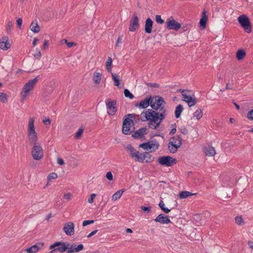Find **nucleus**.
Instances as JSON below:
<instances>
[{
    "label": "nucleus",
    "instance_id": "9d476101",
    "mask_svg": "<svg viewBox=\"0 0 253 253\" xmlns=\"http://www.w3.org/2000/svg\"><path fill=\"white\" fill-rule=\"evenodd\" d=\"M107 113L110 116H113L117 112L116 101L108 99L106 101Z\"/></svg>",
    "mask_w": 253,
    "mask_h": 253
},
{
    "label": "nucleus",
    "instance_id": "aec40b11",
    "mask_svg": "<svg viewBox=\"0 0 253 253\" xmlns=\"http://www.w3.org/2000/svg\"><path fill=\"white\" fill-rule=\"evenodd\" d=\"M151 97L146 98L144 100L140 102L139 103L136 104L135 106L139 109H145L147 108L149 105L151 106Z\"/></svg>",
    "mask_w": 253,
    "mask_h": 253
},
{
    "label": "nucleus",
    "instance_id": "473e14b6",
    "mask_svg": "<svg viewBox=\"0 0 253 253\" xmlns=\"http://www.w3.org/2000/svg\"><path fill=\"white\" fill-rule=\"evenodd\" d=\"M125 191V189H122L121 190H119L117 191L115 193H114L112 197V200L113 201H116L117 200L120 199L123 193Z\"/></svg>",
    "mask_w": 253,
    "mask_h": 253
},
{
    "label": "nucleus",
    "instance_id": "f8f14e48",
    "mask_svg": "<svg viewBox=\"0 0 253 253\" xmlns=\"http://www.w3.org/2000/svg\"><path fill=\"white\" fill-rule=\"evenodd\" d=\"M75 225L72 222H68L65 224L63 230L68 236L73 235L75 233Z\"/></svg>",
    "mask_w": 253,
    "mask_h": 253
},
{
    "label": "nucleus",
    "instance_id": "79ce46f5",
    "mask_svg": "<svg viewBox=\"0 0 253 253\" xmlns=\"http://www.w3.org/2000/svg\"><path fill=\"white\" fill-rule=\"evenodd\" d=\"M235 220L236 223L240 226H242L245 223L244 221L241 216H236L235 218Z\"/></svg>",
    "mask_w": 253,
    "mask_h": 253
},
{
    "label": "nucleus",
    "instance_id": "cd10ccee",
    "mask_svg": "<svg viewBox=\"0 0 253 253\" xmlns=\"http://www.w3.org/2000/svg\"><path fill=\"white\" fill-rule=\"evenodd\" d=\"M205 153L208 156H214L216 153L215 149L213 147H209L205 149Z\"/></svg>",
    "mask_w": 253,
    "mask_h": 253
},
{
    "label": "nucleus",
    "instance_id": "4d7b16f0",
    "mask_svg": "<svg viewBox=\"0 0 253 253\" xmlns=\"http://www.w3.org/2000/svg\"><path fill=\"white\" fill-rule=\"evenodd\" d=\"M42 122L46 126H49L51 123L50 120L49 118H45L43 120Z\"/></svg>",
    "mask_w": 253,
    "mask_h": 253
},
{
    "label": "nucleus",
    "instance_id": "ddd939ff",
    "mask_svg": "<svg viewBox=\"0 0 253 253\" xmlns=\"http://www.w3.org/2000/svg\"><path fill=\"white\" fill-rule=\"evenodd\" d=\"M139 26V20L136 15H133L130 22L129 30L131 32L135 31Z\"/></svg>",
    "mask_w": 253,
    "mask_h": 253
},
{
    "label": "nucleus",
    "instance_id": "f03ea898",
    "mask_svg": "<svg viewBox=\"0 0 253 253\" xmlns=\"http://www.w3.org/2000/svg\"><path fill=\"white\" fill-rule=\"evenodd\" d=\"M27 137L30 144L33 145L35 143H39L37 142L38 136L36 131L34 118H29L27 128Z\"/></svg>",
    "mask_w": 253,
    "mask_h": 253
},
{
    "label": "nucleus",
    "instance_id": "3c124183",
    "mask_svg": "<svg viewBox=\"0 0 253 253\" xmlns=\"http://www.w3.org/2000/svg\"><path fill=\"white\" fill-rule=\"evenodd\" d=\"M106 177L109 180H112L113 179V176L111 171H108L106 174Z\"/></svg>",
    "mask_w": 253,
    "mask_h": 253
},
{
    "label": "nucleus",
    "instance_id": "20e7f679",
    "mask_svg": "<svg viewBox=\"0 0 253 253\" xmlns=\"http://www.w3.org/2000/svg\"><path fill=\"white\" fill-rule=\"evenodd\" d=\"M134 115L130 114L126 116L123 125V133L126 135L129 134L134 129V123L132 119Z\"/></svg>",
    "mask_w": 253,
    "mask_h": 253
},
{
    "label": "nucleus",
    "instance_id": "423d86ee",
    "mask_svg": "<svg viewBox=\"0 0 253 253\" xmlns=\"http://www.w3.org/2000/svg\"><path fill=\"white\" fill-rule=\"evenodd\" d=\"M181 93L182 96V100L187 103L189 107L194 106L196 103V98L192 92L190 90L180 89L178 90Z\"/></svg>",
    "mask_w": 253,
    "mask_h": 253
},
{
    "label": "nucleus",
    "instance_id": "4be33fe9",
    "mask_svg": "<svg viewBox=\"0 0 253 253\" xmlns=\"http://www.w3.org/2000/svg\"><path fill=\"white\" fill-rule=\"evenodd\" d=\"M149 150L151 152H154L159 148V143L156 140H152L149 141Z\"/></svg>",
    "mask_w": 253,
    "mask_h": 253
},
{
    "label": "nucleus",
    "instance_id": "7c9ffc66",
    "mask_svg": "<svg viewBox=\"0 0 253 253\" xmlns=\"http://www.w3.org/2000/svg\"><path fill=\"white\" fill-rule=\"evenodd\" d=\"M183 110V107L182 105L179 104L176 107L175 110V116L176 118L178 119L180 117Z\"/></svg>",
    "mask_w": 253,
    "mask_h": 253
},
{
    "label": "nucleus",
    "instance_id": "052dcab7",
    "mask_svg": "<svg viewBox=\"0 0 253 253\" xmlns=\"http://www.w3.org/2000/svg\"><path fill=\"white\" fill-rule=\"evenodd\" d=\"M141 209L142 210V211H147V212H149L150 211H151V209L149 207H145V206H142L141 207Z\"/></svg>",
    "mask_w": 253,
    "mask_h": 253
},
{
    "label": "nucleus",
    "instance_id": "72a5a7b5",
    "mask_svg": "<svg viewBox=\"0 0 253 253\" xmlns=\"http://www.w3.org/2000/svg\"><path fill=\"white\" fill-rule=\"evenodd\" d=\"M112 80L114 82V85L119 86L120 84V79L119 76L117 74L111 73Z\"/></svg>",
    "mask_w": 253,
    "mask_h": 253
},
{
    "label": "nucleus",
    "instance_id": "0eeeda50",
    "mask_svg": "<svg viewBox=\"0 0 253 253\" xmlns=\"http://www.w3.org/2000/svg\"><path fill=\"white\" fill-rule=\"evenodd\" d=\"M238 21L246 32L247 33H251V24L249 18L247 15L245 14L240 15L238 18Z\"/></svg>",
    "mask_w": 253,
    "mask_h": 253
},
{
    "label": "nucleus",
    "instance_id": "5fc2aeb1",
    "mask_svg": "<svg viewBox=\"0 0 253 253\" xmlns=\"http://www.w3.org/2000/svg\"><path fill=\"white\" fill-rule=\"evenodd\" d=\"M180 131L181 133L186 135L188 133V130L185 126H182L180 128Z\"/></svg>",
    "mask_w": 253,
    "mask_h": 253
},
{
    "label": "nucleus",
    "instance_id": "4468645a",
    "mask_svg": "<svg viewBox=\"0 0 253 253\" xmlns=\"http://www.w3.org/2000/svg\"><path fill=\"white\" fill-rule=\"evenodd\" d=\"M43 246V243L42 242H38L36 244L31 246L30 248L26 249L25 251L27 253H36L40 251Z\"/></svg>",
    "mask_w": 253,
    "mask_h": 253
},
{
    "label": "nucleus",
    "instance_id": "e433bc0d",
    "mask_svg": "<svg viewBox=\"0 0 253 253\" xmlns=\"http://www.w3.org/2000/svg\"><path fill=\"white\" fill-rule=\"evenodd\" d=\"M193 117L196 118L197 120H200L203 116V112L201 109L198 108L194 113Z\"/></svg>",
    "mask_w": 253,
    "mask_h": 253
},
{
    "label": "nucleus",
    "instance_id": "c85d7f7f",
    "mask_svg": "<svg viewBox=\"0 0 253 253\" xmlns=\"http://www.w3.org/2000/svg\"><path fill=\"white\" fill-rule=\"evenodd\" d=\"M144 153H141L139 151H137V152L133 156V158H135V160L139 163H144Z\"/></svg>",
    "mask_w": 253,
    "mask_h": 253
},
{
    "label": "nucleus",
    "instance_id": "a878e982",
    "mask_svg": "<svg viewBox=\"0 0 253 253\" xmlns=\"http://www.w3.org/2000/svg\"><path fill=\"white\" fill-rule=\"evenodd\" d=\"M102 78V74L99 72H95L93 73L92 80L95 84H100Z\"/></svg>",
    "mask_w": 253,
    "mask_h": 253
},
{
    "label": "nucleus",
    "instance_id": "58836bf2",
    "mask_svg": "<svg viewBox=\"0 0 253 253\" xmlns=\"http://www.w3.org/2000/svg\"><path fill=\"white\" fill-rule=\"evenodd\" d=\"M246 53L243 50H239L236 54V57L238 60H242L245 56Z\"/></svg>",
    "mask_w": 253,
    "mask_h": 253
},
{
    "label": "nucleus",
    "instance_id": "bf43d9fd",
    "mask_svg": "<svg viewBox=\"0 0 253 253\" xmlns=\"http://www.w3.org/2000/svg\"><path fill=\"white\" fill-rule=\"evenodd\" d=\"M17 24L18 28H21V25L22 23V19L21 18H19L17 19Z\"/></svg>",
    "mask_w": 253,
    "mask_h": 253
},
{
    "label": "nucleus",
    "instance_id": "de8ad7c7",
    "mask_svg": "<svg viewBox=\"0 0 253 253\" xmlns=\"http://www.w3.org/2000/svg\"><path fill=\"white\" fill-rule=\"evenodd\" d=\"M83 131H84V128L82 127H80L78 129V131L76 133L75 137L77 138H79L81 136V135H82V134L83 133Z\"/></svg>",
    "mask_w": 253,
    "mask_h": 253
},
{
    "label": "nucleus",
    "instance_id": "a211bd4d",
    "mask_svg": "<svg viewBox=\"0 0 253 253\" xmlns=\"http://www.w3.org/2000/svg\"><path fill=\"white\" fill-rule=\"evenodd\" d=\"M154 221L156 222H159L161 224H168L171 222L170 219L166 215L161 213L154 219Z\"/></svg>",
    "mask_w": 253,
    "mask_h": 253
},
{
    "label": "nucleus",
    "instance_id": "c9c22d12",
    "mask_svg": "<svg viewBox=\"0 0 253 253\" xmlns=\"http://www.w3.org/2000/svg\"><path fill=\"white\" fill-rule=\"evenodd\" d=\"M171 141L180 146L182 145V138L179 136L176 135L173 137L171 138Z\"/></svg>",
    "mask_w": 253,
    "mask_h": 253
},
{
    "label": "nucleus",
    "instance_id": "4c0bfd02",
    "mask_svg": "<svg viewBox=\"0 0 253 253\" xmlns=\"http://www.w3.org/2000/svg\"><path fill=\"white\" fill-rule=\"evenodd\" d=\"M112 60L111 57H108L107 60L106 62V68L107 71L109 73L112 72Z\"/></svg>",
    "mask_w": 253,
    "mask_h": 253
},
{
    "label": "nucleus",
    "instance_id": "ea45409f",
    "mask_svg": "<svg viewBox=\"0 0 253 253\" xmlns=\"http://www.w3.org/2000/svg\"><path fill=\"white\" fill-rule=\"evenodd\" d=\"M159 206L165 213H169L170 211V209L165 207V204L163 201H160L159 204Z\"/></svg>",
    "mask_w": 253,
    "mask_h": 253
},
{
    "label": "nucleus",
    "instance_id": "49530a36",
    "mask_svg": "<svg viewBox=\"0 0 253 253\" xmlns=\"http://www.w3.org/2000/svg\"><path fill=\"white\" fill-rule=\"evenodd\" d=\"M33 56L35 59L39 60L41 57V51L38 49H36V52L34 54Z\"/></svg>",
    "mask_w": 253,
    "mask_h": 253
},
{
    "label": "nucleus",
    "instance_id": "680f3d73",
    "mask_svg": "<svg viewBox=\"0 0 253 253\" xmlns=\"http://www.w3.org/2000/svg\"><path fill=\"white\" fill-rule=\"evenodd\" d=\"M64 198L67 200H70L71 199V194L70 193H65Z\"/></svg>",
    "mask_w": 253,
    "mask_h": 253
},
{
    "label": "nucleus",
    "instance_id": "bb28decb",
    "mask_svg": "<svg viewBox=\"0 0 253 253\" xmlns=\"http://www.w3.org/2000/svg\"><path fill=\"white\" fill-rule=\"evenodd\" d=\"M144 163H151L154 160V157L148 152H144Z\"/></svg>",
    "mask_w": 253,
    "mask_h": 253
},
{
    "label": "nucleus",
    "instance_id": "603ef678",
    "mask_svg": "<svg viewBox=\"0 0 253 253\" xmlns=\"http://www.w3.org/2000/svg\"><path fill=\"white\" fill-rule=\"evenodd\" d=\"M94 222V221L93 220H84L83 221V226H86L87 225L93 223Z\"/></svg>",
    "mask_w": 253,
    "mask_h": 253
},
{
    "label": "nucleus",
    "instance_id": "338daca9",
    "mask_svg": "<svg viewBox=\"0 0 253 253\" xmlns=\"http://www.w3.org/2000/svg\"><path fill=\"white\" fill-rule=\"evenodd\" d=\"M122 39L121 37H118L117 41L116 42V46H118L119 43L122 42Z\"/></svg>",
    "mask_w": 253,
    "mask_h": 253
},
{
    "label": "nucleus",
    "instance_id": "37998d69",
    "mask_svg": "<svg viewBox=\"0 0 253 253\" xmlns=\"http://www.w3.org/2000/svg\"><path fill=\"white\" fill-rule=\"evenodd\" d=\"M124 95L126 97L129 98L130 99L134 98V95L129 91L128 89H125Z\"/></svg>",
    "mask_w": 253,
    "mask_h": 253
},
{
    "label": "nucleus",
    "instance_id": "0e129e2a",
    "mask_svg": "<svg viewBox=\"0 0 253 253\" xmlns=\"http://www.w3.org/2000/svg\"><path fill=\"white\" fill-rule=\"evenodd\" d=\"M48 47V41L45 40L43 42V48L47 49Z\"/></svg>",
    "mask_w": 253,
    "mask_h": 253
},
{
    "label": "nucleus",
    "instance_id": "f257e3e1",
    "mask_svg": "<svg viewBox=\"0 0 253 253\" xmlns=\"http://www.w3.org/2000/svg\"><path fill=\"white\" fill-rule=\"evenodd\" d=\"M166 114L162 112H158L151 109L143 111L140 119L142 122L148 121V126L152 129H157L165 119Z\"/></svg>",
    "mask_w": 253,
    "mask_h": 253
},
{
    "label": "nucleus",
    "instance_id": "b1692460",
    "mask_svg": "<svg viewBox=\"0 0 253 253\" xmlns=\"http://www.w3.org/2000/svg\"><path fill=\"white\" fill-rule=\"evenodd\" d=\"M208 20V17L206 15V12L204 10L202 14V17L200 21V26L204 29L206 27V23Z\"/></svg>",
    "mask_w": 253,
    "mask_h": 253
},
{
    "label": "nucleus",
    "instance_id": "1a4fd4ad",
    "mask_svg": "<svg viewBox=\"0 0 253 253\" xmlns=\"http://www.w3.org/2000/svg\"><path fill=\"white\" fill-rule=\"evenodd\" d=\"M33 148L31 151V154L34 160L39 161L41 160L43 156V151L41 144L35 143L33 145Z\"/></svg>",
    "mask_w": 253,
    "mask_h": 253
},
{
    "label": "nucleus",
    "instance_id": "c756f323",
    "mask_svg": "<svg viewBox=\"0 0 253 253\" xmlns=\"http://www.w3.org/2000/svg\"><path fill=\"white\" fill-rule=\"evenodd\" d=\"M144 153H141L139 151H137V152L133 156V158H135V160L139 163H144Z\"/></svg>",
    "mask_w": 253,
    "mask_h": 253
},
{
    "label": "nucleus",
    "instance_id": "13d9d810",
    "mask_svg": "<svg viewBox=\"0 0 253 253\" xmlns=\"http://www.w3.org/2000/svg\"><path fill=\"white\" fill-rule=\"evenodd\" d=\"M57 162L58 165L61 166L64 165L65 164L64 160L60 157H57Z\"/></svg>",
    "mask_w": 253,
    "mask_h": 253
},
{
    "label": "nucleus",
    "instance_id": "864d4df0",
    "mask_svg": "<svg viewBox=\"0 0 253 253\" xmlns=\"http://www.w3.org/2000/svg\"><path fill=\"white\" fill-rule=\"evenodd\" d=\"M96 196L95 194H91L90 197L88 199V202L90 204H92L93 202L94 199L95 198Z\"/></svg>",
    "mask_w": 253,
    "mask_h": 253
},
{
    "label": "nucleus",
    "instance_id": "412c9836",
    "mask_svg": "<svg viewBox=\"0 0 253 253\" xmlns=\"http://www.w3.org/2000/svg\"><path fill=\"white\" fill-rule=\"evenodd\" d=\"M153 23V22L151 18H148L146 19L145 24V31L146 33H151Z\"/></svg>",
    "mask_w": 253,
    "mask_h": 253
},
{
    "label": "nucleus",
    "instance_id": "c03bdc74",
    "mask_svg": "<svg viewBox=\"0 0 253 253\" xmlns=\"http://www.w3.org/2000/svg\"><path fill=\"white\" fill-rule=\"evenodd\" d=\"M58 175L57 173L55 172H52L50 174H49L47 176V179L48 180H50L52 179H55L57 178Z\"/></svg>",
    "mask_w": 253,
    "mask_h": 253
},
{
    "label": "nucleus",
    "instance_id": "a19ab883",
    "mask_svg": "<svg viewBox=\"0 0 253 253\" xmlns=\"http://www.w3.org/2000/svg\"><path fill=\"white\" fill-rule=\"evenodd\" d=\"M7 101L8 99L6 94L3 92H0V102L3 103H5Z\"/></svg>",
    "mask_w": 253,
    "mask_h": 253
},
{
    "label": "nucleus",
    "instance_id": "8fccbe9b",
    "mask_svg": "<svg viewBox=\"0 0 253 253\" xmlns=\"http://www.w3.org/2000/svg\"><path fill=\"white\" fill-rule=\"evenodd\" d=\"M171 127H172V128L169 132L170 135L174 134L176 131V126L175 124L172 125Z\"/></svg>",
    "mask_w": 253,
    "mask_h": 253
},
{
    "label": "nucleus",
    "instance_id": "6e6d98bb",
    "mask_svg": "<svg viewBox=\"0 0 253 253\" xmlns=\"http://www.w3.org/2000/svg\"><path fill=\"white\" fill-rule=\"evenodd\" d=\"M247 118L250 120H253V109L248 113Z\"/></svg>",
    "mask_w": 253,
    "mask_h": 253
},
{
    "label": "nucleus",
    "instance_id": "f3484780",
    "mask_svg": "<svg viewBox=\"0 0 253 253\" xmlns=\"http://www.w3.org/2000/svg\"><path fill=\"white\" fill-rule=\"evenodd\" d=\"M167 27L168 29L178 30L181 27V24L173 19H169L167 22Z\"/></svg>",
    "mask_w": 253,
    "mask_h": 253
},
{
    "label": "nucleus",
    "instance_id": "5701e85b",
    "mask_svg": "<svg viewBox=\"0 0 253 253\" xmlns=\"http://www.w3.org/2000/svg\"><path fill=\"white\" fill-rule=\"evenodd\" d=\"M30 30L34 33H38L40 31V27L37 20L33 21L30 27Z\"/></svg>",
    "mask_w": 253,
    "mask_h": 253
},
{
    "label": "nucleus",
    "instance_id": "e2e57ef3",
    "mask_svg": "<svg viewBox=\"0 0 253 253\" xmlns=\"http://www.w3.org/2000/svg\"><path fill=\"white\" fill-rule=\"evenodd\" d=\"M66 43L67 46L68 47H71L73 46V45L75 44L74 42H68L66 40H63Z\"/></svg>",
    "mask_w": 253,
    "mask_h": 253
},
{
    "label": "nucleus",
    "instance_id": "39448f33",
    "mask_svg": "<svg viewBox=\"0 0 253 253\" xmlns=\"http://www.w3.org/2000/svg\"><path fill=\"white\" fill-rule=\"evenodd\" d=\"M165 104V102L162 97L156 96L154 98L151 99V107L152 110H159V112H164L166 114V110L164 107Z\"/></svg>",
    "mask_w": 253,
    "mask_h": 253
},
{
    "label": "nucleus",
    "instance_id": "69168bd1",
    "mask_svg": "<svg viewBox=\"0 0 253 253\" xmlns=\"http://www.w3.org/2000/svg\"><path fill=\"white\" fill-rule=\"evenodd\" d=\"M98 231V230H95L93 231H92L91 232H90L87 236V238H90L91 237V236H92L93 235H95Z\"/></svg>",
    "mask_w": 253,
    "mask_h": 253
},
{
    "label": "nucleus",
    "instance_id": "393cba45",
    "mask_svg": "<svg viewBox=\"0 0 253 253\" xmlns=\"http://www.w3.org/2000/svg\"><path fill=\"white\" fill-rule=\"evenodd\" d=\"M180 147V146L173 143L171 141L168 144V149L169 151L171 153H175L177 151L178 148Z\"/></svg>",
    "mask_w": 253,
    "mask_h": 253
},
{
    "label": "nucleus",
    "instance_id": "774afa93",
    "mask_svg": "<svg viewBox=\"0 0 253 253\" xmlns=\"http://www.w3.org/2000/svg\"><path fill=\"white\" fill-rule=\"evenodd\" d=\"M38 41V39L37 38H35L34 39L33 43H32V44H33V46H35L36 45V43H37Z\"/></svg>",
    "mask_w": 253,
    "mask_h": 253
},
{
    "label": "nucleus",
    "instance_id": "2eb2a0df",
    "mask_svg": "<svg viewBox=\"0 0 253 253\" xmlns=\"http://www.w3.org/2000/svg\"><path fill=\"white\" fill-rule=\"evenodd\" d=\"M66 245L68 246L67 253H78L84 249V246L82 244H79L77 246L75 244L70 245L68 244H66Z\"/></svg>",
    "mask_w": 253,
    "mask_h": 253
},
{
    "label": "nucleus",
    "instance_id": "6e6552de",
    "mask_svg": "<svg viewBox=\"0 0 253 253\" xmlns=\"http://www.w3.org/2000/svg\"><path fill=\"white\" fill-rule=\"evenodd\" d=\"M158 163L163 166L170 167L175 164L177 162L176 159L170 156H163L160 157L157 160Z\"/></svg>",
    "mask_w": 253,
    "mask_h": 253
},
{
    "label": "nucleus",
    "instance_id": "f704fd0d",
    "mask_svg": "<svg viewBox=\"0 0 253 253\" xmlns=\"http://www.w3.org/2000/svg\"><path fill=\"white\" fill-rule=\"evenodd\" d=\"M196 195V193H192L189 191H184L181 192L179 194V198L180 199H184L189 197V196H192V195Z\"/></svg>",
    "mask_w": 253,
    "mask_h": 253
},
{
    "label": "nucleus",
    "instance_id": "6ab92c4d",
    "mask_svg": "<svg viewBox=\"0 0 253 253\" xmlns=\"http://www.w3.org/2000/svg\"><path fill=\"white\" fill-rule=\"evenodd\" d=\"M147 132L148 129L146 127H142L135 131L132 134V136L135 138H141Z\"/></svg>",
    "mask_w": 253,
    "mask_h": 253
},
{
    "label": "nucleus",
    "instance_id": "9b49d317",
    "mask_svg": "<svg viewBox=\"0 0 253 253\" xmlns=\"http://www.w3.org/2000/svg\"><path fill=\"white\" fill-rule=\"evenodd\" d=\"M49 248H54V249H55V252L58 251L60 253H63L67 250L68 246H67L65 243L58 241L56 242L53 244L50 245L49 247Z\"/></svg>",
    "mask_w": 253,
    "mask_h": 253
},
{
    "label": "nucleus",
    "instance_id": "a18cd8bd",
    "mask_svg": "<svg viewBox=\"0 0 253 253\" xmlns=\"http://www.w3.org/2000/svg\"><path fill=\"white\" fill-rule=\"evenodd\" d=\"M140 147L144 150H149V141L141 144Z\"/></svg>",
    "mask_w": 253,
    "mask_h": 253
},
{
    "label": "nucleus",
    "instance_id": "09e8293b",
    "mask_svg": "<svg viewBox=\"0 0 253 253\" xmlns=\"http://www.w3.org/2000/svg\"><path fill=\"white\" fill-rule=\"evenodd\" d=\"M155 20L157 23H160L161 24H162L164 23V20L162 19L161 16L159 15H157L156 16Z\"/></svg>",
    "mask_w": 253,
    "mask_h": 253
},
{
    "label": "nucleus",
    "instance_id": "7ed1b4c3",
    "mask_svg": "<svg viewBox=\"0 0 253 253\" xmlns=\"http://www.w3.org/2000/svg\"><path fill=\"white\" fill-rule=\"evenodd\" d=\"M39 80V76L29 80L23 86L21 92V96L22 100H25L30 94V91L33 90L35 85Z\"/></svg>",
    "mask_w": 253,
    "mask_h": 253
},
{
    "label": "nucleus",
    "instance_id": "2f4dec72",
    "mask_svg": "<svg viewBox=\"0 0 253 253\" xmlns=\"http://www.w3.org/2000/svg\"><path fill=\"white\" fill-rule=\"evenodd\" d=\"M126 149L129 152L131 158H133V156H134V155L137 151L130 144H127L126 147Z\"/></svg>",
    "mask_w": 253,
    "mask_h": 253
},
{
    "label": "nucleus",
    "instance_id": "dca6fc26",
    "mask_svg": "<svg viewBox=\"0 0 253 253\" xmlns=\"http://www.w3.org/2000/svg\"><path fill=\"white\" fill-rule=\"evenodd\" d=\"M10 47V44L8 42V38L4 36L0 39V48L3 50H6Z\"/></svg>",
    "mask_w": 253,
    "mask_h": 253
}]
</instances>
